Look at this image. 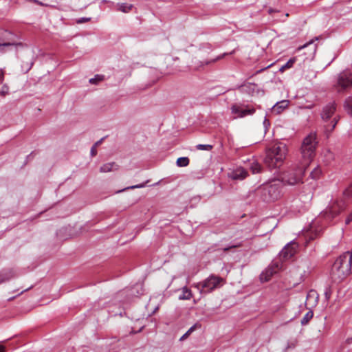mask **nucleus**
<instances>
[{"instance_id": "29", "label": "nucleus", "mask_w": 352, "mask_h": 352, "mask_svg": "<svg viewBox=\"0 0 352 352\" xmlns=\"http://www.w3.org/2000/svg\"><path fill=\"white\" fill-rule=\"evenodd\" d=\"M320 174L321 169L319 166H317L310 173V177L314 179H317L319 178Z\"/></svg>"}, {"instance_id": "17", "label": "nucleus", "mask_w": 352, "mask_h": 352, "mask_svg": "<svg viewBox=\"0 0 352 352\" xmlns=\"http://www.w3.org/2000/svg\"><path fill=\"white\" fill-rule=\"evenodd\" d=\"M118 10L124 13L129 12L133 8L132 4H128L126 3H119L117 4Z\"/></svg>"}, {"instance_id": "7", "label": "nucleus", "mask_w": 352, "mask_h": 352, "mask_svg": "<svg viewBox=\"0 0 352 352\" xmlns=\"http://www.w3.org/2000/svg\"><path fill=\"white\" fill-rule=\"evenodd\" d=\"M223 282V279L215 275H210L204 281L195 285V287L201 294H208L213 290L219 288Z\"/></svg>"}, {"instance_id": "47", "label": "nucleus", "mask_w": 352, "mask_h": 352, "mask_svg": "<svg viewBox=\"0 0 352 352\" xmlns=\"http://www.w3.org/2000/svg\"><path fill=\"white\" fill-rule=\"evenodd\" d=\"M312 43H313V41H310L309 42H308V43H305V45H303L302 46L300 47L299 50L306 47L307 45H310Z\"/></svg>"}, {"instance_id": "23", "label": "nucleus", "mask_w": 352, "mask_h": 352, "mask_svg": "<svg viewBox=\"0 0 352 352\" xmlns=\"http://www.w3.org/2000/svg\"><path fill=\"white\" fill-rule=\"evenodd\" d=\"M313 316H314V312L311 310L309 311L302 318L301 322H300L301 324L302 325L307 324L309 323V322L311 320V319H312Z\"/></svg>"}, {"instance_id": "15", "label": "nucleus", "mask_w": 352, "mask_h": 352, "mask_svg": "<svg viewBox=\"0 0 352 352\" xmlns=\"http://www.w3.org/2000/svg\"><path fill=\"white\" fill-rule=\"evenodd\" d=\"M118 165L116 164L115 162H109L103 164L100 168V171L101 173H108L112 170H118Z\"/></svg>"}, {"instance_id": "28", "label": "nucleus", "mask_w": 352, "mask_h": 352, "mask_svg": "<svg viewBox=\"0 0 352 352\" xmlns=\"http://www.w3.org/2000/svg\"><path fill=\"white\" fill-rule=\"evenodd\" d=\"M343 198L344 201L352 198V186H349L343 192Z\"/></svg>"}, {"instance_id": "39", "label": "nucleus", "mask_w": 352, "mask_h": 352, "mask_svg": "<svg viewBox=\"0 0 352 352\" xmlns=\"http://www.w3.org/2000/svg\"><path fill=\"white\" fill-rule=\"evenodd\" d=\"M352 221V212L348 215L345 220L346 224H349Z\"/></svg>"}, {"instance_id": "46", "label": "nucleus", "mask_w": 352, "mask_h": 352, "mask_svg": "<svg viewBox=\"0 0 352 352\" xmlns=\"http://www.w3.org/2000/svg\"><path fill=\"white\" fill-rule=\"evenodd\" d=\"M103 140L104 138H101L100 140L97 141L93 146L97 148V146H98L102 143Z\"/></svg>"}, {"instance_id": "42", "label": "nucleus", "mask_w": 352, "mask_h": 352, "mask_svg": "<svg viewBox=\"0 0 352 352\" xmlns=\"http://www.w3.org/2000/svg\"><path fill=\"white\" fill-rule=\"evenodd\" d=\"M9 279V277H6L4 274H0V284Z\"/></svg>"}, {"instance_id": "21", "label": "nucleus", "mask_w": 352, "mask_h": 352, "mask_svg": "<svg viewBox=\"0 0 352 352\" xmlns=\"http://www.w3.org/2000/svg\"><path fill=\"white\" fill-rule=\"evenodd\" d=\"M34 61L31 59L29 61L23 62L21 64V71L23 73H28L32 67Z\"/></svg>"}, {"instance_id": "18", "label": "nucleus", "mask_w": 352, "mask_h": 352, "mask_svg": "<svg viewBox=\"0 0 352 352\" xmlns=\"http://www.w3.org/2000/svg\"><path fill=\"white\" fill-rule=\"evenodd\" d=\"M250 169L253 174H257L261 173L263 168L259 163L254 161L251 164Z\"/></svg>"}, {"instance_id": "3", "label": "nucleus", "mask_w": 352, "mask_h": 352, "mask_svg": "<svg viewBox=\"0 0 352 352\" xmlns=\"http://www.w3.org/2000/svg\"><path fill=\"white\" fill-rule=\"evenodd\" d=\"M318 144V141L315 132L310 133L303 139L300 146V162L304 164V166L309 167L315 157Z\"/></svg>"}, {"instance_id": "49", "label": "nucleus", "mask_w": 352, "mask_h": 352, "mask_svg": "<svg viewBox=\"0 0 352 352\" xmlns=\"http://www.w3.org/2000/svg\"><path fill=\"white\" fill-rule=\"evenodd\" d=\"M31 287H29V288H28V289H25L24 290V292H25V291H28V290L29 289H30ZM23 292H21V293H23Z\"/></svg>"}, {"instance_id": "35", "label": "nucleus", "mask_w": 352, "mask_h": 352, "mask_svg": "<svg viewBox=\"0 0 352 352\" xmlns=\"http://www.w3.org/2000/svg\"><path fill=\"white\" fill-rule=\"evenodd\" d=\"M91 20V18H87V17H82L78 19L77 23H82L85 22L89 21Z\"/></svg>"}, {"instance_id": "8", "label": "nucleus", "mask_w": 352, "mask_h": 352, "mask_svg": "<svg viewBox=\"0 0 352 352\" xmlns=\"http://www.w3.org/2000/svg\"><path fill=\"white\" fill-rule=\"evenodd\" d=\"M338 91H344L352 87V72L345 69L338 74L334 85Z\"/></svg>"}, {"instance_id": "41", "label": "nucleus", "mask_w": 352, "mask_h": 352, "mask_svg": "<svg viewBox=\"0 0 352 352\" xmlns=\"http://www.w3.org/2000/svg\"><path fill=\"white\" fill-rule=\"evenodd\" d=\"M352 221V212L348 215L345 220L346 224H349Z\"/></svg>"}, {"instance_id": "6", "label": "nucleus", "mask_w": 352, "mask_h": 352, "mask_svg": "<svg viewBox=\"0 0 352 352\" xmlns=\"http://www.w3.org/2000/svg\"><path fill=\"white\" fill-rule=\"evenodd\" d=\"M307 168V166H304V164L300 162L298 164L294 165L284 172L280 181L283 184H285L290 186L302 183V177Z\"/></svg>"}, {"instance_id": "11", "label": "nucleus", "mask_w": 352, "mask_h": 352, "mask_svg": "<svg viewBox=\"0 0 352 352\" xmlns=\"http://www.w3.org/2000/svg\"><path fill=\"white\" fill-rule=\"evenodd\" d=\"M336 111V104L333 102L325 105L321 112V118L324 122H328Z\"/></svg>"}, {"instance_id": "36", "label": "nucleus", "mask_w": 352, "mask_h": 352, "mask_svg": "<svg viewBox=\"0 0 352 352\" xmlns=\"http://www.w3.org/2000/svg\"><path fill=\"white\" fill-rule=\"evenodd\" d=\"M227 54H228L224 53V54H221V55H220V56H217L216 58H214V59L212 60L211 61H210V62H207V63H206V64H208V63H214V62H215V61H217V60H220V59H221L222 58H223V57H224L226 55H227Z\"/></svg>"}, {"instance_id": "9", "label": "nucleus", "mask_w": 352, "mask_h": 352, "mask_svg": "<svg viewBox=\"0 0 352 352\" xmlns=\"http://www.w3.org/2000/svg\"><path fill=\"white\" fill-rule=\"evenodd\" d=\"M230 110L232 114L236 115L234 118H242L248 116H251L253 115L256 111L254 107L241 103L233 104L230 107Z\"/></svg>"}, {"instance_id": "1", "label": "nucleus", "mask_w": 352, "mask_h": 352, "mask_svg": "<svg viewBox=\"0 0 352 352\" xmlns=\"http://www.w3.org/2000/svg\"><path fill=\"white\" fill-rule=\"evenodd\" d=\"M286 146L280 142L275 143L267 148L264 162L271 170L280 167L285 159Z\"/></svg>"}, {"instance_id": "26", "label": "nucleus", "mask_w": 352, "mask_h": 352, "mask_svg": "<svg viewBox=\"0 0 352 352\" xmlns=\"http://www.w3.org/2000/svg\"><path fill=\"white\" fill-rule=\"evenodd\" d=\"M295 61L296 59L294 58H290L285 64L281 66V67L279 69V71L283 72L287 69L291 68L294 64Z\"/></svg>"}, {"instance_id": "43", "label": "nucleus", "mask_w": 352, "mask_h": 352, "mask_svg": "<svg viewBox=\"0 0 352 352\" xmlns=\"http://www.w3.org/2000/svg\"><path fill=\"white\" fill-rule=\"evenodd\" d=\"M324 296L327 300H329L331 297V291L329 289H327L324 292Z\"/></svg>"}, {"instance_id": "13", "label": "nucleus", "mask_w": 352, "mask_h": 352, "mask_svg": "<svg viewBox=\"0 0 352 352\" xmlns=\"http://www.w3.org/2000/svg\"><path fill=\"white\" fill-rule=\"evenodd\" d=\"M289 104V100H283L279 102H277L272 107V111L279 114L285 109Z\"/></svg>"}, {"instance_id": "38", "label": "nucleus", "mask_w": 352, "mask_h": 352, "mask_svg": "<svg viewBox=\"0 0 352 352\" xmlns=\"http://www.w3.org/2000/svg\"><path fill=\"white\" fill-rule=\"evenodd\" d=\"M270 121L265 118L263 120V126L265 129V130L267 129V128L270 126Z\"/></svg>"}, {"instance_id": "32", "label": "nucleus", "mask_w": 352, "mask_h": 352, "mask_svg": "<svg viewBox=\"0 0 352 352\" xmlns=\"http://www.w3.org/2000/svg\"><path fill=\"white\" fill-rule=\"evenodd\" d=\"M196 148L198 150L210 151L212 148V146L210 144H197Z\"/></svg>"}, {"instance_id": "4", "label": "nucleus", "mask_w": 352, "mask_h": 352, "mask_svg": "<svg viewBox=\"0 0 352 352\" xmlns=\"http://www.w3.org/2000/svg\"><path fill=\"white\" fill-rule=\"evenodd\" d=\"M283 184L280 179H274L263 184L259 192L263 201L270 202L278 199L282 196Z\"/></svg>"}, {"instance_id": "45", "label": "nucleus", "mask_w": 352, "mask_h": 352, "mask_svg": "<svg viewBox=\"0 0 352 352\" xmlns=\"http://www.w3.org/2000/svg\"><path fill=\"white\" fill-rule=\"evenodd\" d=\"M239 246H241V245H240V244H237V245H231V246H229V247H228V248H224V251H228V250H230L231 248H237V247H239Z\"/></svg>"}, {"instance_id": "14", "label": "nucleus", "mask_w": 352, "mask_h": 352, "mask_svg": "<svg viewBox=\"0 0 352 352\" xmlns=\"http://www.w3.org/2000/svg\"><path fill=\"white\" fill-rule=\"evenodd\" d=\"M276 273V270L270 265L264 272H262L260 276V278L261 280L268 281L273 274Z\"/></svg>"}, {"instance_id": "30", "label": "nucleus", "mask_w": 352, "mask_h": 352, "mask_svg": "<svg viewBox=\"0 0 352 352\" xmlns=\"http://www.w3.org/2000/svg\"><path fill=\"white\" fill-rule=\"evenodd\" d=\"M144 186H145V183H142L140 184L126 187L122 190H118L117 192H124V191L129 190V189L141 188H144Z\"/></svg>"}, {"instance_id": "34", "label": "nucleus", "mask_w": 352, "mask_h": 352, "mask_svg": "<svg viewBox=\"0 0 352 352\" xmlns=\"http://www.w3.org/2000/svg\"><path fill=\"white\" fill-rule=\"evenodd\" d=\"M5 78V71L3 69H0V84H2Z\"/></svg>"}, {"instance_id": "24", "label": "nucleus", "mask_w": 352, "mask_h": 352, "mask_svg": "<svg viewBox=\"0 0 352 352\" xmlns=\"http://www.w3.org/2000/svg\"><path fill=\"white\" fill-rule=\"evenodd\" d=\"M201 325L196 323L194 325H192L181 338L180 340H184L186 338H187L195 329H197L198 327H200Z\"/></svg>"}, {"instance_id": "19", "label": "nucleus", "mask_w": 352, "mask_h": 352, "mask_svg": "<svg viewBox=\"0 0 352 352\" xmlns=\"http://www.w3.org/2000/svg\"><path fill=\"white\" fill-rule=\"evenodd\" d=\"M344 107L348 114L352 116V96L346 98Z\"/></svg>"}, {"instance_id": "33", "label": "nucleus", "mask_w": 352, "mask_h": 352, "mask_svg": "<svg viewBox=\"0 0 352 352\" xmlns=\"http://www.w3.org/2000/svg\"><path fill=\"white\" fill-rule=\"evenodd\" d=\"M270 266L276 270V272H278V271L281 268L280 264L278 262L272 263Z\"/></svg>"}, {"instance_id": "5", "label": "nucleus", "mask_w": 352, "mask_h": 352, "mask_svg": "<svg viewBox=\"0 0 352 352\" xmlns=\"http://www.w3.org/2000/svg\"><path fill=\"white\" fill-rule=\"evenodd\" d=\"M352 254L350 252H346L340 255L334 262L331 268V274L333 276H338V278H342L346 274L351 270Z\"/></svg>"}, {"instance_id": "40", "label": "nucleus", "mask_w": 352, "mask_h": 352, "mask_svg": "<svg viewBox=\"0 0 352 352\" xmlns=\"http://www.w3.org/2000/svg\"><path fill=\"white\" fill-rule=\"evenodd\" d=\"M352 221V212L348 215L345 220L346 224H349Z\"/></svg>"}, {"instance_id": "25", "label": "nucleus", "mask_w": 352, "mask_h": 352, "mask_svg": "<svg viewBox=\"0 0 352 352\" xmlns=\"http://www.w3.org/2000/svg\"><path fill=\"white\" fill-rule=\"evenodd\" d=\"M190 160L187 157H179L177 160V165L179 167H185L189 164Z\"/></svg>"}, {"instance_id": "20", "label": "nucleus", "mask_w": 352, "mask_h": 352, "mask_svg": "<svg viewBox=\"0 0 352 352\" xmlns=\"http://www.w3.org/2000/svg\"><path fill=\"white\" fill-rule=\"evenodd\" d=\"M192 298L191 291L186 287L182 288V294L179 296L180 300H189Z\"/></svg>"}, {"instance_id": "16", "label": "nucleus", "mask_w": 352, "mask_h": 352, "mask_svg": "<svg viewBox=\"0 0 352 352\" xmlns=\"http://www.w3.org/2000/svg\"><path fill=\"white\" fill-rule=\"evenodd\" d=\"M339 120H340V116H336L333 117V118L331 121L330 124L324 125L325 132L327 133H331L333 131V130L335 129V127H336L338 122L339 121Z\"/></svg>"}, {"instance_id": "31", "label": "nucleus", "mask_w": 352, "mask_h": 352, "mask_svg": "<svg viewBox=\"0 0 352 352\" xmlns=\"http://www.w3.org/2000/svg\"><path fill=\"white\" fill-rule=\"evenodd\" d=\"M10 87L7 84H3L0 89V95L5 97L9 94Z\"/></svg>"}, {"instance_id": "37", "label": "nucleus", "mask_w": 352, "mask_h": 352, "mask_svg": "<svg viewBox=\"0 0 352 352\" xmlns=\"http://www.w3.org/2000/svg\"><path fill=\"white\" fill-rule=\"evenodd\" d=\"M32 2L39 5L41 6H45V7L50 6L48 4L44 3L38 0H32Z\"/></svg>"}, {"instance_id": "10", "label": "nucleus", "mask_w": 352, "mask_h": 352, "mask_svg": "<svg viewBox=\"0 0 352 352\" xmlns=\"http://www.w3.org/2000/svg\"><path fill=\"white\" fill-rule=\"evenodd\" d=\"M298 244L296 242L292 241L287 243L279 254L280 258L283 261L291 258L296 253L298 249Z\"/></svg>"}, {"instance_id": "2", "label": "nucleus", "mask_w": 352, "mask_h": 352, "mask_svg": "<svg viewBox=\"0 0 352 352\" xmlns=\"http://www.w3.org/2000/svg\"><path fill=\"white\" fill-rule=\"evenodd\" d=\"M286 146L280 142L275 143L267 148L264 162L271 170L280 167L285 159Z\"/></svg>"}, {"instance_id": "12", "label": "nucleus", "mask_w": 352, "mask_h": 352, "mask_svg": "<svg viewBox=\"0 0 352 352\" xmlns=\"http://www.w3.org/2000/svg\"><path fill=\"white\" fill-rule=\"evenodd\" d=\"M248 175V172L247 170L242 167H239L236 168L232 173V178L233 179H243Z\"/></svg>"}, {"instance_id": "48", "label": "nucleus", "mask_w": 352, "mask_h": 352, "mask_svg": "<svg viewBox=\"0 0 352 352\" xmlns=\"http://www.w3.org/2000/svg\"><path fill=\"white\" fill-rule=\"evenodd\" d=\"M0 352H5V348L2 345H0Z\"/></svg>"}, {"instance_id": "44", "label": "nucleus", "mask_w": 352, "mask_h": 352, "mask_svg": "<svg viewBox=\"0 0 352 352\" xmlns=\"http://www.w3.org/2000/svg\"><path fill=\"white\" fill-rule=\"evenodd\" d=\"M90 153H91V155L92 156H95V155H96V154H97V150H96V148L95 146H93L91 147V151H90Z\"/></svg>"}, {"instance_id": "22", "label": "nucleus", "mask_w": 352, "mask_h": 352, "mask_svg": "<svg viewBox=\"0 0 352 352\" xmlns=\"http://www.w3.org/2000/svg\"><path fill=\"white\" fill-rule=\"evenodd\" d=\"M12 45H14L16 49L19 47H24V45L22 43H10V42H6V43L0 42V52H3V47H8V46H12Z\"/></svg>"}, {"instance_id": "27", "label": "nucleus", "mask_w": 352, "mask_h": 352, "mask_svg": "<svg viewBox=\"0 0 352 352\" xmlns=\"http://www.w3.org/2000/svg\"><path fill=\"white\" fill-rule=\"evenodd\" d=\"M104 80V76L96 74L94 78L89 79V82L92 85H97Z\"/></svg>"}]
</instances>
